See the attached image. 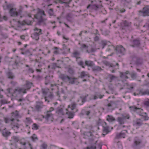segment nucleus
Masks as SVG:
<instances>
[{
	"mask_svg": "<svg viewBox=\"0 0 149 149\" xmlns=\"http://www.w3.org/2000/svg\"><path fill=\"white\" fill-rule=\"evenodd\" d=\"M51 67L52 69H55L57 67V64L56 63H53L51 65Z\"/></svg>",
	"mask_w": 149,
	"mask_h": 149,
	"instance_id": "052dcab7",
	"label": "nucleus"
},
{
	"mask_svg": "<svg viewBox=\"0 0 149 149\" xmlns=\"http://www.w3.org/2000/svg\"><path fill=\"white\" fill-rule=\"evenodd\" d=\"M21 53L23 54L28 55L29 56L32 55V54L30 52L29 50L28 49L25 50L23 52H22Z\"/></svg>",
	"mask_w": 149,
	"mask_h": 149,
	"instance_id": "e433bc0d",
	"label": "nucleus"
},
{
	"mask_svg": "<svg viewBox=\"0 0 149 149\" xmlns=\"http://www.w3.org/2000/svg\"><path fill=\"white\" fill-rule=\"evenodd\" d=\"M40 35L39 33H37V32H34L31 35V37L35 39L36 40H38L39 39V36Z\"/></svg>",
	"mask_w": 149,
	"mask_h": 149,
	"instance_id": "393cba45",
	"label": "nucleus"
},
{
	"mask_svg": "<svg viewBox=\"0 0 149 149\" xmlns=\"http://www.w3.org/2000/svg\"><path fill=\"white\" fill-rule=\"evenodd\" d=\"M42 65H39L38 66V67L36 68V71L37 72H42V68H40Z\"/></svg>",
	"mask_w": 149,
	"mask_h": 149,
	"instance_id": "a18cd8bd",
	"label": "nucleus"
},
{
	"mask_svg": "<svg viewBox=\"0 0 149 149\" xmlns=\"http://www.w3.org/2000/svg\"><path fill=\"white\" fill-rule=\"evenodd\" d=\"M32 140L35 141L38 139V138L35 134H33L31 136Z\"/></svg>",
	"mask_w": 149,
	"mask_h": 149,
	"instance_id": "6e6d98bb",
	"label": "nucleus"
},
{
	"mask_svg": "<svg viewBox=\"0 0 149 149\" xmlns=\"http://www.w3.org/2000/svg\"><path fill=\"white\" fill-rule=\"evenodd\" d=\"M104 63L109 68H112L111 69H110V70L112 73H114L116 70L118 68V63H116V65H114L112 63H111L105 61L104 62Z\"/></svg>",
	"mask_w": 149,
	"mask_h": 149,
	"instance_id": "6e6552de",
	"label": "nucleus"
},
{
	"mask_svg": "<svg viewBox=\"0 0 149 149\" xmlns=\"http://www.w3.org/2000/svg\"><path fill=\"white\" fill-rule=\"evenodd\" d=\"M103 133L102 134V135L104 136L106 134H107L109 131V127L108 126L106 127H103Z\"/></svg>",
	"mask_w": 149,
	"mask_h": 149,
	"instance_id": "c756f323",
	"label": "nucleus"
},
{
	"mask_svg": "<svg viewBox=\"0 0 149 149\" xmlns=\"http://www.w3.org/2000/svg\"><path fill=\"white\" fill-rule=\"evenodd\" d=\"M38 126L36 124L34 123L32 125V129L33 130H37L38 129Z\"/></svg>",
	"mask_w": 149,
	"mask_h": 149,
	"instance_id": "4d7b16f0",
	"label": "nucleus"
},
{
	"mask_svg": "<svg viewBox=\"0 0 149 149\" xmlns=\"http://www.w3.org/2000/svg\"><path fill=\"white\" fill-rule=\"evenodd\" d=\"M119 103V101L118 100L110 101L107 104H106L104 105L107 107L114 109L116 107Z\"/></svg>",
	"mask_w": 149,
	"mask_h": 149,
	"instance_id": "1a4fd4ad",
	"label": "nucleus"
},
{
	"mask_svg": "<svg viewBox=\"0 0 149 149\" xmlns=\"http://www.w3.org/2000/svg\"><path fill=\"white\" fill-rule=\"evenodd\" d=\"M46 16L43 10L38 8L37 13L34 15V17L37 20V24L39 25H45L47 20Z\"/></svg>",
	"mask_w": 149,
	"mask_h": 149,
	"instance_id": "f257e3e1",
	"label": "nucleus"
},
{
	"mask_svg": "<svg viewBox=\"0 0 149 149\" xmlns=\"http://www.w3.org/2000/svg\"><path fill=\"white\" fill-rule=\"evenodd\" d=\"M60 77L64 81L67 83L72 84H77V79L76 78L70 77L63 74H61Z\"/></svg>",
	"mask_w": 149,
	"mask_h": 149,
	"instance_id": "f03ea898",
	"label": "nucleus"
},
{
	"mask_svg": "<svg viewBox=\"0 0 149 149\" xmlns=\"http://www.w3.org/2000/svg\"><path fill=\"white\" fill-rule=\"evenodd\" d=\"M87 72L84 71H82L81 72L80 77L81 78H83L87 76Z\"/></svg>",
	"mask_w": 149,
	"mask_h": 149,
	"instance_id": "a19ab883",
	"label": "nucleus"
},
{
	"mask_svg": "<svg viewBox=\"0 0 149 149\" xmlns=\"http://www.w3.org/2000/svg\"><path fill=\"white\" fill-rule=\"evenodd\" d=\"M88 95H86L84 96H80V98L82 99V104L86 102L87 100V97L88 96Z\"/></svg>",
	"mask_w": 149,
	"mask_h": 149,
	"instance_id": "ea45409f",
	"label": "nucleus"
},
{
	"mask_svg": "<svg viewBox=\"0 0 149 149\" xmlns=\"http://www.w3.org/2000/svg\"><path fill=\"white\" fill-rule=\"evenodd\" d=\"M116 50L117 54L120 55L119 56L124 55L125 53V49L121 45L117 46Z\"/></svg>",
	"mask_w": 149,
	"mask_h": 149,
	"instance_id": "9d476101",
	"label": "nucleus"
},
{
	"mask_svg": "<svg viewBox=\"0 0 149 149\" xmlns=\"http://www.w3.org/2000/svg\"><path fill=\"white\" fill-rule=\"evenodd\" d=\"M93 148H95V146H93L90 147L87 146L84 148L83 149H93Z\"/></svg>",
	"mask_w": 149,
	"mask_h": 149,
	"instance_id": "e2e57ef3",
	"label": "nucleus"
},
{
	"mask_svg": "<svg viewBox=\"0 0 149 149\" xmlns=\"http://www.w3.org/2000/svg\"><path fill=\"white\" fill-rule=\"evenodd\" d=\"M95 64L94 62L91 60H86L85 61V65L87 66L88 67H90L92 68V67Z\"/></svg>",
	"mask_w": 149,
	"mask_h": 149,
	"instance_id": "4be33fe9",
	"label": "nucleus"
},
{
	"mask_svg": "<svg viewBox=\"0 0 149 149\" xmlns=\"http://www.w3.org/2000/svg\"><path fill=\"white\" fill-rule=\"evenodd\" d=\"M5 3L6 4L7 3V2L6 1ZM3 8L4 10L9 9L10 10L11 8H12V5L10 4H6L5 5H3Z\"/></svg>",
	"mask_w": 149,
	"mask_h": 149,
	"instance_id": "72a5a7b5",
	"label": "nucleus"
},
{
	"mask_svg": "<svg viewBox=\"0 0 149 149\" xmlns=\"http://www.w3.org/2000/svg\"><path fill=\"white\" fill-rule=\"evenodd\" d=\"M12 116L15 118H16L19 116L17 111H16L15 113L13 112L12 113Z\"/></svg>",
	"mask_w": 149,
	"mask_h": 149,
	"instance_id": "864d4df0",
	"label": "nucleus"
},
{
	"mask_svg": "<svg viewBox=\"0 0 149 149\" xmlns=\"http://www.w3.org/2000/svg\"><path fill=\"white\" fill-rule=\"evenodd\" d=\"M75 112H72L71 111H69L68 112H66V114H67L68 116V118H72L74 116Z\"/></svg>",
	"mask_w": 149,
	"mask_h": 149,
	"instance_id": "f704fd0d",
	"label": "nucleus"
},
{
	"mask_svg": "<svg viewBox=\"0 0 149 149\" xmlns=\"http://www.w3.org/2000/svg\"><path fill=\"white\" fill-rule=\"evenodd\" d=\"M1 133L2 135L6 139H7L8 137L10 136L11 134L10 132L5 128L2 130Z\"/></svg>",
	"mask_w": 149,
	"mask_h": 149,
	"instance_id": "6ab92c4d",
	"label": "nucleus"
},
{
	"mask_svg": "<svg viewBox=\"0 0 149 149\" xmlns=\"http://www.w3.org/2000/svg\"><path fill=\"white\" fill-rule=\"evenodd\" d=\"M132 46L133 47H139L140 45V41L137 39H135L133 40L132 42Z\"/></svg>",
	"mask_w": 149,
	"mask_h": 149,
	"instance_id": "5701e85b",
	"label": "nucleus"
},
{
	"mask_svg": "<svg viewBox=\"0 0 149 149\" xmlns=\"http://www.w3.org/2000/svg\"><path fill=\"white\" fill-rule=\"evenodd\" d=\"M122 116L121 117H118L117 118V121L120 125L124 124L126 122V119H129L130 118V116L129 114H122Z\"/></svg>",
	"mask_w": 149,
	"mask_h": 149,
	"instance_id": "0eeeda50",
	"label": "nucleus"
},
{
	"mask_svg": "<svg viewBox=\"0 0 149 149\" xmlns=\"http://www.w3.org/2000/svg\"><path fill=\"white\" fill-rule=\"evenodd\" d=\"M32 83L29 82H27L26 84L22 87L23 90V93H26V90L29 89L32 85Z\"/></svg>",
	"mask_w": 149,
	"mask_h": 149,
	"instance_id": "a211bd4d",
	"label": "nucleus"
},
{
	"mask_svg": "<svg viewBox=\"0 0 149 149\" xmlns=\"http://www.w3.org/2000/svg\"><path fill=\"white\" fill-rule=\"evenodd\" d=\"M102 45V48H103L105 46L107 45V42L106 40H102L101 41Z\"/></svg>",
	"mask_w": 149,
	"mask_h": 149,
	"instance_id": "603ef678",
	"label": "nucleus"
},
{
	"mask_svg": "<svg viewBox=\"0 0 149 149\" xmlns=\"http://www.w3.org/2000/svg\"><path fill=\"white\" fill-rule=\"evenodd\" d=\"M54 54H59V48L57 47H54Z\"/></svg>",
	"mask_w": 149,
	"mask_h": 149,
	"instance_id": "c03bdc74",
	"label": "nucleus"
},
{
	"mask_svg": "<svg viewBox=\"0 0 149 149\" xmlns=\"http://www.w3.org/2000/svg\"><path fill=\"white\" fill-rule=\"evenodd\" d=\"M32 122L31 119L30 118H26L25 123L30 124Z\"/></svg>",
	"mask_w": 149,
	"mask_h": 149,
	"instance_id": "09e8293b",
	"label": "nucleus"
},
{
	"mask_svg": "<svg viewBox=\"0 0 149 149\" xmlns=\"http://www.w3.org/2000/svg\"><path fill=\"white\" fill-rule=\"evenodd\" d=\"M21 25H24V24H26L28 25H31V21L30 20H25L24 21L20 22L19 21L18 22Z\"/></svg>",
	"mask_w": 149,
	"mask_h": 149,
	"instance_id": "cd10ccee",
	"label": "nucleus"
},
{
	"mask_svg": "<svg viewBox=\"0 0 149 149\" xmlns=\"http://www.w3.org/2000/svg\"><path fill=\"white\" fill-rule=\"evenodd\" d=\"M137 109H136V110H136L135 112L137 113L139 115H141V114L140 113L141 111H143L142 109H141V108H137Z\"/></svg>",
	"mask_w": 149,
	"mask_h": 149,
	"instance_id": "13d9d810",
	"label": "nucleus"
},
{
	"mask_svg": "<svg viewBox=\"0 0 149 149\" xmlns=\"http://www.w3.org/2000/svg\"><path fill=\"white\" fill-rule=\"evenodd\" d=\"M11 124L13 126V127H16L17 129H18L19 127V125L17 123H14L13 122L11 123Z\"/></svg>",
	"mask_w": 149,
	"mask_h": 149,
	"instance_id": "3c124183",
	"label": "nucleus"
},
{
	"mask_svg": "<svg viewBox=\"0 0 149 149\" xmlns=\"http://www.w3.org/2000/svg\"><path fill=\"white\" fill-rule=\"evenodd\" d=\"M143 124V120L140 118H137L133 121V125L140 126Z\"/></svg>",
	"mask_w": 149,
	"mask_h": 149,
	"instance_id": "aec40b11",
	"label": "nucleus"
},
{
	"mask_svg": "<svg viewBox=\"0 0 149 149\" xmlns=\"http://www.w3.org/2000/svg\"><path fill=\"white\" fill-rule=\"evenodd\" d=\"M72 56L76 58V61L77 62V64L82 68H85L84 62L80 56V53L77 50H75L72 53Z\"/></svg>",
	"mask_w": 149,
	"mask_h": 149,
	"instance_id": "7ed1b4c3",
	"label": "nucleus"
},
{
	"mask_svg": "<svg viewBox=\"0 0 149 149\" xmlns=\"http://www.w3.org/2000/svg\"><path fill=\"white\" fill-rule=\"evenodd\" d=\"M102 33L105 36H107L109 34V31L108 30H105L103 31L102 32Z\"/></svg>",
	"mask_w": 149,
	"mask_h": 149,
	"instance_id": "680f3d73",
	"label": "nucleus"
},
{
	"mask_svg": "<svg viewBox=\"0 0 149 149\" xmlns=\"http://www.w3.org/2000/svg\"><path fill=\"white\" fill-rule=\"evenodd\" d=\"M130 108L131 111L135 112L137 109V107L135 106H133L130 107Z\"/></svg>",
	"mask_w": 149,
	"mask_h": 149,
	"instance_id": "8fccbe9b",
	"label": "nucleus"
},
{
	"mask_svg": "<svg viewBox=\"0 0 149 149\" xmlns=\"http://www.w3.org/2000/svg\"><path fill=\"white\" fill-rule=\"evenodd\" d=\"M24 89L22 87H17L13 90V92L11 91L12 89L11 88H8L7 89V91L8 93L11 94L13 96L16 97L22 93H23Z\"/></svg>",
	"mask_w": 149,
	"mask_h": 149,
	"instance_id": "39448f33",
	"label": "nucleus"
},
{
	"mask_svg": "<svg viewBox=\"0 0 149 149\" xmlns=\"http://www.w3.org/2000/svg\"><path fill=\"white\" fill-rule=\"evenodd\" d=\"M41 146L42 148V149H46L47 145L45 143H43L42 145Z\"/></svg>",
	"mask_w": 149,
	"mask_h": 149,
	"instance_id": "69168bd1",
	"label": "nucleus"
},
{
	"mask_svg": "<svg viewBox=\"0 0 149 149\" xmlns=\"http://www.w3.org/2000/svg\"><path fill=\"white\" fill-rule=\"evenodd\" d=\"M92 69L93 71L96 72H100L103 70L100 67L94 65L92 67Z\"/></svg>",
	"mask_w": 149,
	"mask_h": 149,
	"instance_id": "bb28decb",
	"label": "nucleus"
},
{
	"mask_svg": "<svg viewBox=\"0 0 149 149\" xmlns=\"http://www.w3.org/2000/svg\"><path fill=\"white\" fill-rule=\"evenodd\" d=\"M1 104H4L7 103V101L5 99H2L1 100Z\"/></svg>",
	"mask_w": 149,
	"mask_h": 149,
	"instance_id": "0e129e2a",
	"label": "nucleus"
},
{
	"mask_svg": "<svg viewBox=\"0 0 149 149\" xmlns=\"http://www.w3.org/2000/svg\"><path fill=\"white\" fill-rule=\"evenodd\" d=\"M77 104L75 102H72L71 104L68 106V108L70 109L72 111L75 110V112H77L78 111V109H77Z\"/></svg>",
	"mask_w": 149,
	"mask_h": 149,
	"instance_id": "f3484780",
	"label": "nucleus"
},
{
	"mask_svg": "<svg viewBox=\"0 0 149 149\" xmlns=\"http://www.w3.org/2000/svg\"><path fill=\"white\" fill-rule=\"evenodd\" d=\"M121 27L123 29H125L127 28H131L130 23H129L126 21H124L121 23Z\"/></svg>",
	"mask_w": 149,
	"mask_h": 149,
	"instance_id": "dca6fc26",
	"label": "nucleus"
},
{
	"mask_svg": "<svg viewBox=\"0 0 149 149\" xmlns=\"http://www.w3.org/2000/svg\"><path fill=\"white\" fill-rule=\"evenodd\" d=\"M91 7L92 9L96 11H99L100 13L105 14L107 12L105 9L104 8L103 6L101 5H98L97 4L89 5L88 6L87 8H88Z\"/></svg>",
	"mask_w": 149,
	"mask_h": 149,
	"instance_id": "20e7f679",
	"label": "nucleus"
},
{
	"mask_svg": "<svg viewBox=\"0 0 149 149\" xmlns=\"http://www.w3.org/2000/svg\"><path fill=\"white\" fill-rule=\"evenodd\" d=\"M43 103L42 102H36L35 106V110L38 111H40L43 107Z\"/></svg>",
	"mask_w": 149,
	"mask_h": 149,
	"instance_id": "9b49d317",
	"label": "nucleus"
},
{
	"mask_svg": "<svg viewBox=\"0 0 149 149\" xmlns=\"http://www.w3.org/2000/svg\"><path fill=\"white\" fill-rule=\"evenodd\" d=\"M120 77L122 79H127L128 78V76L125 74L123 72H121L120 73Z\"/></svg>",
	"mask_w": 149,
	"mask_h": 149,
	"instance_id": "37998d69",
	"label": "nucleus"
},
{
	"mask_svg": "<svg viewBox=\"0 0 149 149\" xmlns=\"http://www.w3.org/2000/svg\"><path fill=\"white\" fill-rule=\"evenodd\" d=\"M43 118H45L47 121H53V115L49 111H47L46 115L44 116H43Z\"/></svg>",
	"mask_w": 149,
	"mask_h": 149,
	"instance_id": "f8f14e48",
	"label": "nucleus"
},
{
	"mask_svg": "<svg viewBox=\"0 0 149 149\" xmlns=\"http://www.w3.org/2000/svg\"><path fill=\"white\" fill-rule=\"evenodd\" d=\"M88 47V46L86 45L85 44H82L81 46V48L82 49H86L87 52L89 53L90 52L87 49Z\"/></svg>",
	"mask_w": 149,
	"mask_h": 149,
	"instance_id": "49530a36",
	"label": "nucleus"
},
{
	"mask_svg": "<svg viewBox=\"0 0 149 149\" xmlns=\"http://www.w3.org/2000/svg\"><path fill=\"white\" fill-rule=\"evenodd\" d=\"M138 15L141 16L146 17L149 16V5H147L143 8L141 10L138 11Z\"/></svg>",
	"mask_w": 149,
	"mask_h": 149,
	"instance_id": "423d86ee",
	"label": "nucleus"
},
{
	"mask_svg": "<svg viewBox=\"0 0 149 149\" xmlns=\"http://www.w3.org/2000/svg\"><path fill=\"white\" fill-rule=\"evenodd\" d=\"M68 72L71 74H72L74 73L73 70L71 68H69L68 70Z\"/></svg>",
	"mask_w": 149,
	"mask_h": 149,
	"instance_id": "774afa93",
	"label": "nucleus"
},
{
	"mask_svg": "<svg viewBox=\"0 0 149 149\" xmlns=\"http://www.w3.org/2000/svg\"><path fill=\"white\" fill-rule=\"evenodd\" d=\"M73 17L72 14L71 13H68L66 16V18L69 21H71Z\"/></svg>",
	"mask_w": 149,
	"mask_h": 149,
	"instance_id": "4c0bfd02",
	"label": "nucleus"
},
{
	"mask_svg": "<svg viewBox=\"0 0 149 149\" xmlns=\"http://www.w3.org/2000/svg\"><path fill=\"white\" fill-rule=\"evenodd\" d=\"M141 143V140L137 137H135L134 139V143L132 146V147L136 148V146H139Z\"/></svg>",
	"mask_w": 149,
	"mask_h": 149,
	"instance_id": "2eb2a0df",
	"label": "nucleus"
},
{
	"mask_svg": "<svg viewBox=\"0 0 149 149\" xmlns=\"http://www.w3.org/2000/svg\"><path fill=\"white\" fill-rule=\"evenodd\" d=\"M64 109L60 107H58L56 113L58 114L61 115H64L65 114V113L63 111Z\"/></svg>",
	"mask_w": 149,
	"mask_h": 149,
	"instance_id": "a878e982",
	"label": "nucleus"
},
{
	"mask_svg": "<svg viewBox=\"0 0 149 149\" xmlns=\"http://www.w3.org/2000/svg\"><path fill=\"white\" fill-rule=\"evenodd\" d=\"M10 84L12 86H14L17 84V82L15 81H12L10 82Z\"/></svg>",
	"mask_w": 149,
	"mask_h": 149,
	"instance_id": "bf43d9fd",
	"label": "nucleus"
},
{
	"mask_svg": "<svg viewBox=\"0 0 149 149\" xmlns=\"http://www.w3.org/2000/svg\"><path fill=\"white\" fill-rule=\"evenodd\" d=\"M108 77L109 79V81L111 82L113 81L117 78V77L111 74H109L108 75Z\"/></svg>",
	"mask_w": 149,
	"mask_h": 149,
	"instance_id": "2f4dec72",
	"label": "nucleus"
},
{
	"mask_svg": "<svg viewBox=\"0 0 149 149\" xmlns=\"http://www.w3.org/2000/svg\"><path fill=\"white\" fill-rule=\"evenodd\" d=\"M107 120L109 122L115 121L116 119L112 116L108 115L107 117Z\"/></svg>",
	"mask_w": 149,
	"mask_h": 149,
	"instance_id": "7c9ffc66",
	"label": "nucleus"
},
{
	"mask_svg": "<svg viewBox=\"0 0 149 149\" xmlns=\"http://www.w3.org/2000/svg\"><path fill=\"white\" fill-rule=\"evenodd\" d=\"M127 133V130H123L120 133L117 134L116 138L117 139L124 138L126 136V133Z\"/></svg>",
	"mask_w": 149,
	"mask_h": 149,
	"instance_id": "ddd939ff",
	"label": "nucleus"
},
{
	"mask_svg": "<svg viewBox=\"0 0 149 149\" xmlns=\"http://www.w3.org/2000/svg\"><path fill=\"white\" fill-rule=\"evenodd\" d=\"M97 95V97H98V98H99L100 99L102 98L103 96H104V95H101L99 93H97L96 94Z\"/></svg>",
	"mask_w": 149,
	"mask_h": 149,
	"instance_id": "338daca9",
	"label": "nucleus"
},
{
	"mask_svg": "<svg viewBox=\"0 0 149 149\" xmlns=\"http://www.w3.org/2000/svg\"><path fill=\"white\" fill-rule=\"evenodd\" d=\"M142 114L141 116H142L144 120H148L149 118L146 113H143Z\"/></svg>",
	"mask_w": 149,
	"mask_h": 149,
	"instance_id": "58836bf2",
	"label": "nucleus"
},
{
	"mask_svg": "<svg viewBox=\"0 0 149 149\" xmlns=\"http://www.w3.org/2000/svg\"><path fill=\"white\" fill-rule=\"evenodd\" d=\"M14 120V118H4V121L6 123H8L10 121L13 122Z\"/></svg>",
	"mask_w": 149,
	"mask_h": 149,
	"instance_id": "79ce46f5",
	"label": "nucleus"
},
{
	"mask_svg": "<svg viewBox=\"0 0 149 149\" xmlns=\"http://www.w3.org/2000/svg\"><path fill=\"white\" fill-rule=\"evenodd\" d=\"M144 104L147 107H149V99H147L143 102Z\"/></svg>",
	"mask_w": 149,
	"mask_h": 149,
	"instance_id": "de8ad7c7",
	"label": "nucleus"
},
{
	"mask_svg": "<svg viewBox=\"0 0 149 149\" xmlns=\"http://www.w3.org/2000/svg\"><path fill=\"white\" fill-rule=\"evenodd\" d=\"M48 13L51 16L54 15V12L53 9L50 8L49 10L48 11Z\"/></svg>",
	"mask_w": 149,
	"mask_h": 149,
	"instance_id": "5fc2aeb1",
	"label": "nucleus"
},
{
	"mask_svg": "<svg viewBox=\"0 0 149 149\" xmlns=\"http://www.w3.org/2000/svg\"><path fill=\"white\" fill-rule=\"evenodd\" d=\"M131 77L133 79H136L137 77V74L134 71H132L130 73Z\"/></svg>",
	"mask_w": 149,
	"mask_h": 149,
	"instance_id": "473e14b6",
	"label": "nucleus"
},
{
	"mask_svg": "<svg viewBox=\"0 0 149 149\" xmlns=\"http://www.w3.org/2000/svg\"><path fill=\"white\" fill-rule=\"evenodd\" d=\"M34 32H37V33H39V34L41 35L42 33V30L41 29H38L37 27H35L33 29Z\"/></svg>",
	"mask_w": 149,
	"mask_h": 149,
	"instance_id": "c9c22d12",
	"label": "nucleus"
},
{
	"mask_svg": "<svg viewBox=\"0 0 149 149\" xmlns=\"http://www.w3.org/2000/svg\"><path fill=\"white\" fill-rule=\"evenodd\" d=\"M9 13L11 16L15 17L18 15V13L15 8H11L9 10Z\"/></svg>",
	"mask_w": 149,
	"mask_h": 149,
	"instance_id": "412c9836",
	"label": "nucleus"
},
{
	"mask_svg": "<svg viewBox=\"0 0 149 149\" xmlns=\"http://www.w3.org/2000/svg\"><path fill=\"white\" fill-rule=\"evenodd\" d=\"M20 138L18 136H13L10 140V141L11 142L10 145H13L14 143H16L20 141Z\"/></svg>",
	"mask_w": 149,
	"mask_h": 149,
	"instance_id": "4468645a",
	"label": "nucleus"
},
{
	"mask_svg": "<svg viewBox=\"0 0 149 149\" xmlns=\"http://www.w3.org/2000/svg\"><path fill=\"white\" fill-rule=\"evenodd\" d=\"M6 74L7 77L8 79H13L15 77V75L13 73L10 71L7 72Z\"/></svg>",
	"mask_w": 149,
	"mask_h": 149,
	"instance_id": "b1692460",
	"label": "nucleus"
},
{
	"mask_svg": "<svg viewBox=\"0 0 149 149\" xmlns=\"http://www.w3.org/2000/svg\"><path fill=\"white\" fill-rule=\"evenodd\" d=\"M139 93L141 95H149V90L147 89L144 91L141 90L139 91Z\"/></svg>",
	"mask_w": 149,
	"mask_h": 149,
	"instance_id": "c85d7f7f",
	"label": "nucleus"
}]
</instances>
